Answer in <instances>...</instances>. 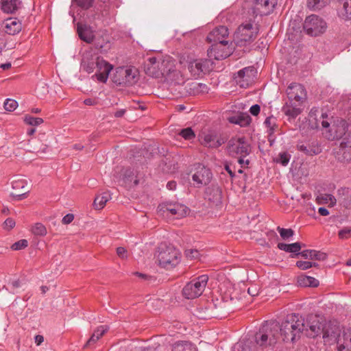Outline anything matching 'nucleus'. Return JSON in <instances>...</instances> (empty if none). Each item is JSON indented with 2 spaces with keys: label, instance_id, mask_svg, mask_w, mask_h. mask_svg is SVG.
I'll use <instances>...</instances> for the list:
<instances>
[{
  "label": "nucleus",
  "instance_id": "a19ab883",
  "mask_svg": "<svg viewBox=\"0 0 351 351\" xmlns=\"http://www.w3.org/2000/svg\"><path fill=\"white\" fill-rule=\"evenodd\" d=\"M276 118L273 116L267 117L265 119L264 124L265 125L266 128L268 129L269 134H272L274 131L276 130V128L278 127L276 123Z\"/></svg>",
  "mask_w": 351,
  "mask_h": 351
},
{
  "label": "nucleus",
  "instance_id": "c9c22d12",
  "mask_svg": "<svg viewBox=\"0 0 351 351\" xmlns=\"http://www.w3.org/2000/svg\"><path fill=\"white\" fill-rule=\"evenodd\" d=\"M110 198V194L108 192L104 193L95 198L93 206L95 209L101 210Z\"/></svg>",
  "mask_w": 351,
  "mask_h": 351
},
{
  "label": "nucleus",
  "instance_id": "69168bd1",
  "mask_svg": "<svg viewBox=\"0 0 351 351\" xmlns=\"http://www.w3.org/2000/svg\"><path fill=\"white\" fill-rule=\"evenodd\" d=\"M84 104L86 106H95L97 104V101L95 99L87 98L84 99Z\"/></svg>",
  "mask_w": 351,
  "mask_h": 351
},
{
  "label": "nucleus",
  "instance_id": "13d9d810",
  "mask_svg": "<svg viewBox=\"0 0 351 351\" xmlns=\"http://www.w3.org/2000/svg\"><path fill=\"white\" fill-rule=\"evenodd\" d=\"M166 59L167 58H165V60H166ZM164 59H158V58H156L155 57H152V58H149V61L151 63V64L152 66H154V67H158L160 71V68H161V62Z\"/></svg>",
  "mask_w": 351,
  "mask_h": 351
},
{
  "label": "nucleus",
  "instance_id": "6e6d98bb",
  "mask_svg": "<svg viewBox=\"0 0 351 351\" xmlns=\"http://www.w3.org/2000/svg\"><path fill=\"white\" fill-rule=\"evenodd\" d=\"M15 221L12 218H8L4 221L3 226L5 230H10L15 226Z\"/></svg>",
  "mask_w": 351,
  "mask_h": 351
},
{
  "label": "nucleus",
  "instance_id": "0eeeda50",
  "mask_svg": "<svg viewBox=\"0 0 351 351\" xmlns=\"http://www.w3.org/2000/svg\"><path fill=\"white\" fill-rule=\"evenodd\" d=\"M227 152L234 158L238 156H247L251 152V146L245 137L232 138L228 142Z\"/></svg>",
  "mask_w": 351,
  "mask_h": 351
},
{
  "label": "nucleus",
  "instance_id": "ddd939ff",
  "mask_svg": "<svg viewBox=\"0 0 351 351\" xmlns=\"http://www.w3.org/2000/svg\"><path fill=\"white\" fill-rule=\"evenodd\" d=\"M286 92L290 101H295L302 104L306 99V90L301 84L295 82L290 84Z\"/></svg>",
  "mask_w": 351,
  "mask_h": 351
},
{
  "label": "nucleus",
  "instance_id": "603ef678",
  "mask_svg": "<svg viewBox=\"0 0 351 351\" xmlns=\"http://www.w3.org/2000/svg\"><path fill=\"white\" fill-rule=\"evenodd\" d=\"M76 4L83 9H88L92 6L93 0H73Z\"/></svg>",
  "mask_w": 351,
  "mask_h": 351
},
{
  "label": "nucleus",
  "instance_id": "412c9836",
  "mask_svg": "<svg viewBox=\"0 0 351 351\" xmlns=\"http://www.w3.org/2000/svg\"><path fill=\"white\" fill-rule=\"evenodd\" d=\"M338 351H351V329H344L337 340Z\"/></svg>",
  "mask_w": 351,
  "mask_h": 351
},
{
  "label": "nucleus",
  "instance_id": "3c124183",
  "mask_svg": "<svg viewBox=\"0 0 351 351\" xmlns=\"http://www.w3.org/2000/svg\"><path fill=\"white\" fill-rule=\"evenodd\" d=\"M185 256L190 259H197L199 258V252L196 249H187L184 252Z\"/></svg>",
  "mask_w": 351,
  "mask_h": 351
},
{
  "label": "nucleus",
  "instance_id": "4be33fe9",
  "mask_svg": "<svg viewBox=\"0 0 351 351\" xmlns=\"http://www.w3.org/2000/svg\"><path fill=\"white\" fill-rule=\"evenodd\" d=\"M99 58L93 55L90 52L84 53L81 62L82 68L88 73L93 72L97 63V59Z\"/></svg>",
  "mask_w": 351,
  "mask_h": 351
},
{
  "label": "nucleus",
  "instance_id": "09e8293b",
  "mask_svg": "<svg viewBox=\"0 0 351 351\" xmlns=\"http://www.w3.org/2000/svg\"><path fill=\"white\" fill-rule=\"evenodd\" d=\"M311 260L324 261L327 258L326 254L320 251L311 250Z\"/></svg>",
  "mask_w": 351,
  "mask_h": 351
},
{
  "label": "nucleus",
  "instance_id": "37998d69",
  "mask_svg": "<svg viewBox=\"0 0 351 351\" xmlns=\"http://www.w3.org/2000/svg\"><path fill=\"white\" fill-rule=\"evenodd\" d=\"M179 135L185 140H193L195 138V134L191 128H184L180 130Z\"/></svg>",
  "mask_w": 351,
  "mask_h": 351
},
{
  "label": "nucleus",
  "instance_id": "39448f33",
  "mask_svg": "<svg viewBox=\"0 0 351 351\" xmlns=\"http://www.w3.org/2000/svg\"><path fill=\"white\" fill-rule=\"evenodd\" d=\"M208 281L207 275H201L189 282L182 289V295L186 299H194L204 292Z\"/></svg>",
  "mask_w": 351,
  "mask_h": 351
},
{
  "label": "nucleus",
  "instance_id": "2eb2a0df",
  "mask_svg": "<svg viewBox=\"0 0 351 351\" xmlns=\"http://www.w3.org/2000/svg\"><path fill=\"white\" fill-rule=\"evenodd\" d=\"M96 73L93 75L96 79L102 83H106L108 80L109 73L112 69V65L102 58L97 59V63L95 66Z\"/></svg>",
  "mask_w": 351,
  "mask_h": 351
},
{
  "label": "nucleus",
  "instance_id": "338daca9",
  "mask_svg": "<svg viewBox=\"0 0 351 351\" xmlns=\"http://www.w3.org/2000/svg\"><path fill=\"white\" fill-rule=\"evenodd\" d=\"M214 193H215V195H214V198H215V202H220L221 199V192L220 190H219L218 189H217L216 190H213Z\"/></svg>",
  "mask_w": 351,
  "mask_h": 351
},
{
  "label": "nucleus",
  "instance_id": "680f3d73",
  "mask_svg": "<svg viewBox=\"0 0 351 351\" xmlns=\"http://www.w3.org/2000/svg\"><path fill=\"white\" fill-rule=\"evenodd\" d=\"M246 156H238V162L239 165H241V168H245V167H247L248 165L250 164V160H245L244 158H245Z\"/></svg>",
  "mask_w": 351,
  "mask_h": 351
},
{
  "label": "nucleus",
  "instance_id": "7ed1b4c3",
  "mask_svg": "<svg viewBox=\"0 0 351 351\" xmlns=\"http://www.w3.org/2000/svg\"><path fill=\"white\" fill-rule=\"evenodd\" d=\"M111 80L117 86H132L138 82V71L134 66H119L113 71Z\"/></svg>",
  "mask_w": 351,
  "mask_h": 351
},
{
  "label": "nucleus",
  "instance_id": "a878e982",
  "mask_svg": "<svg viewBox=\"0 0 351 351\" xmlns=\"http://www.w3.org/2000/svg\"><path fill=\"white\" fill-rule=\"evenodd\" d=\"M23 6L21 0H1V7L3 12L7 14L15 13Z\"/></svg>",
  "mask_w": 351,
  "mask_h": 351
},
{
  "label": "nucleus",
  "instance_id": "79ce46f5",
  "mask_svg": "<svg viewBox=\"0 0 351 351\" xmlns=\"http://www.w3.org/2000/svg\"><path fill=\"white\" fill-rule=\"evenodd\" d=\"M341 14L346 20H351V0H344Z\"/></svg>",
  "mask_w": 351,
  "mask_h": 351
},
{
  "label": "nucleus",
  "instance_id": "cd10ccee",
  "mask_svg": "<svg viewBox=\"0 0 351 351\" xmlns=\"http://www.w3.org/2000/svg\"><path fill=\"white\" fill-rule=\"evenodd\" d=\"M13 189H22L21 193L16 192L12 193L10 195L14 199L21 200L27 197V193L29 192L28 190H23L26 186V182L24 180H19L13 181L12 183Z\"/></svg>",
  "mask_w": 351,
  "mask_h": 351
},
{
  "label": "nucleus",
  "instance_id": "bb28decb",
  "mask_svg": "<svg viewBox=\"0 0 351 351\" xmlns=\"http://www.w3.org/2000/svg\"><path fill=\"white\" fill-rule=\"evenodd\" d=\"M119 182H121V184L124 185L125 187L128 189L135 186L138 184V180L131 169H124L123 177Z\"/></svg>",
  "mask_w": 351,
  "mask_h": 351
},
{
  "label": "nucleus",
  "instance_id": "9d476101",
  "mask_svg": "<svg viewBox=\"0 0 351 351\" xmlns=\"http://www.w3.org/2000/svg\"><path fill=\"white\" fill-rule=\"evenodd\" d=\"M233 49L234 47H232V44H228V41H220L212 43L210 48L207 51V53L210 58L219 60L230 56Z\"/></svg>",
  "mask_w": 351,
  "mask_h": 351
},
{
  "label": "nucleus",
  "instance_id": "20e7f679",
  "mask_svg": "<svg viewBox=\"0 0 351 351\" xmlns=\"http://www.w3.org/2000/svg\"><path fill=\"white\" fill-rule=\"evenodd\" d=\"M257 34L256 29L254 27L252 22L242 23L234 33V44L239 47L249 45L256 39Z\"/></svg>",
  "mask_w": 351,
  "mask_h": 351
},
{
  "label": "nucleus",
  "instance_id": "7c9ffc66",
  "mask_svg": "<svg viewBox=\"0 0 351 351\" xmlns=\"http://www.w3.org/2000/svg\"><path fill=\"white\" fill-rule=\"evenodd\" d=\"M108 329L109 328L107 326H99L97 327L84 346L83 348L86 349L95 344L108 330Z\"/></svg>",
  "mask_w": 351,
  "mask_h": 351
},
{
  "label": "nucleus",
  "instance_id": "052dcab7",
  "mask_svg": "<svg viewBox=\"0 0 351 351\" xmlns=\"http://www.w3.org/2000/svg\"><path fill=\"white\" fill-rule=\"evenodd\" d=\"M117 254L121 258H127V250L123 247H119L117 248Z\"/></svg>",
  "mask_w": 351,
  "mask_h": 351
},
{
  "label": "nucleus",
  "instance_id": "8fccbe9b",
  "mask_svg": "<svg viewBox=\"0 0 351 351\" xmlns=\"http://www.w3.org/2000/svg\"><path fill=\"white\" fill-rule=\"evenodd\" d=\"M27 245L28 241L26 239H21L13 243L11 246V249L12 250H20L25 248Z\"/></svg>",
  "mask_w": 351,
  "mask_h": 351
},
{
  "label": "nucleus",
  "instance_id": "ea45409f",
  "mask_svg": "<svg viewBox=\"0 0 351 351\" xmlns=\"http://www.w3.org/2000/svg\"><path fill=\"white\" fill-rule=\"evenodd\" d=\"M32 232L36 236L44 237L47 234L46 227L41 223H36L32 228Z\"/></svg>",
  "mask_w": 351,
  "mask_h": 351
},
{
  "label": "nucleus",
  "instance_id": "774afa93",
  "mask_svg": "<svg viewBox=\"0 0 351 351\" xmlns=\"http://www.w3.org/2000/svg\"><path fill=\"white\" fill-rule=\"evenodd\" d=\"M196 88L203 93L208 92V86L206 84L202 83L197 84Z\"/></svg>",
  "mask_w": 351,
  "mask_h": 351
},
{
  "label": "nucleus",
  "instance_id": "72a5a7b5",
  "mask_svg": "<svg viewBox=\"0 0 351 351\" xmlns=\"http://www.w3.org/2000/svg\"><path fill=\"white\" fill-rule=\"evenodd\" d=\"M298 284L300 287H317L319 286V280L308 276H300L298 278Z\"/></svg>",
  "mask_w": 351,
  "mask_h": 351
},
{
  "label": "nucleus",
  "instance_id": "5701e85b",
  "mask_svg": "<svg viewBox=\"0 0 351 351\" xmlns=\"http://www.w3.org/2000/svg\"><path fill=\"white\" fill-rule=\"evenodd\" d=\"M4 31L6 34L10 35H16L19 34L22 29V24L21 21L16 18L7 19L4 23Z\"/></svg>",
  "mask_w": 351,
  "mask_h": 351
},
{
  "label": "nucleus",
  "instance_id": "bf43d9fd",
  "mask_svg": "<svg viewBox=\"0 0 351 351\" xmlns=\"http://www.w3.org/2000/svg\"><path fill=\"white\" fill-rule=\"evenodd\" d=\"M311 250H303L302 252H298V254H294L292 256V257H296V256H298L299 255H301L305 259H307V258H311Z\"/></svg>",
  "mask_w": 351,
  "mask_h": 351
},
{
  "label": "nucleus",
  "instance_id": "423d86ee",
  "mask_svg": "<svg viewBox=\"0 0 351 351\" xmlns=\"http://www.w3.org/2000/svg\"><path fill=\"white\" fill-rule=\"evenodd\" d=\"M160 73L165 76L166 80L170 84L180 85L184 82L181 72L174 69V61L169 57L161 62Z\"/></svg>",
  "mask_w": 351,
  "mask_h": 351
},
{
  "label": "nucleus",
  "instance_id": "f257e3e1",
  "mask_svg": "<svg viewBox=\"0 0 351 351\" xmlns=\"http://www.w3.org/2000/svg\"><path fill=\"white\" fill-rule=\"evenodd\" d=\"M306 329L305 320L299 314L288 315L280 327V335L284 341H293Z\"/></svg>",
  "mask_w": 351,
  "mask_h": 351
},
{
  "label": "nucleus",
  "instance_id": "58836bf2",
  "mask_svg": "<svg viewBox=\"0 0 351 351\" xmlns=\"http://www.w3.org/2000/svg\"><path fill=\"white\" fill-rule=\"evenodd\" d=\"M290 159L291 154H289L287 152H282L279 153L278 156L274 159V161L285 167L289 162Z\"/></svg>",
  "mask_w": 351,
  "mask_h": 351
},
{
  "label": "nucleus",
  "instance_id": "e433bc0d",
  "mask_svg": "<svg viewBox=\"0 0 351 351\" xmlns=\"http://www.w3.org/2000/svg\"><path fill=\"white\" fill-rule=\"evenodd\" d=\"M172 351H197L196 346L188 341L178 342L173 345Z\"/></svg>",
  "mask_w": 351,
  "mask_h": 351
},
{
  "label": "nucleus",
  "instance_id": "49530a36",
  "mask_svg": "<svg viewBox=\"0 0 351 351\" xmlns=\"http://www.w3.org/2000/svg\"><path fill=\"white\" fill-rule=\"evenodd\" d=\"M277 230L280 233V237L285 240L288 239L289 238L293 237L294 234V231L291 228L286 229L278 227Z\"/></svg>",
  "mask_w": 351,
  "mask_h": 351
},
{
  "label": "nucleus",
  "instance_id": "aec40b11",
  "mask_svg": "<svg viewBox=\"0 0 351 351\" xmlns=\"http://www.w3.org/2000/svg\"><path fill=\"white\" fill-rule=\"evenodd\" d=\"M297 149L305 155L315 156L322 152V148L317 141H313L306 144L300 142L296 145Z\"/></svg>",
  "mask_w": 351,
  "mask_h": 351
},
{
  "label": "nucleus",
  "instance_id": "473e14b6",
  "mask_svg": "<svg viewBox=\"0 0 351 351\" xmlns=\"http://www.w3.org/2000/svg\"><path fill=\"white\" fill-rule=\"evenodd\" d=\"M335 157L339 162L348 164L351 162V149L339 147L335 152Z\"/></svg>",
  "mask_w": 351,
  "mask_h": 351
},
{
  "label": "nucleus",
  "instance_id": "a211bd4d",
  "mask_svg": "<svg viewBox=\"0 0 351 351\" xmlns=\"http://www.w3.org/2000/svg\"><path fill=\"white\" fill-rule=\"evenodd\" d=\"M229 35L227 27L221 25L213 29L207 36L206 40L209 43H216L220 41H226Z\"/></svg>",
  "mask_w": 351,
  "mask_h": 351
},
{
  "label": "nucleus",
  "instance_id": "4c0bfd02",
  "mask_svg": "<svg viewBox=\"0 0 351 351\" xmlns=\"http://www.w3.org/2000/svg\"><path fill=\"white\" fill-rule=\"evenodd\" d=\"M329 2V0H308L307 6L313 10H319L325 7Z\"/></svg>",
  "mask_w": 351,
  "mask_h": 351
},
{
  "label": "nucleus",
  "instance_id": "c03bdc74",
  "mask_svg": "<svg viewBox=\"0 0 351 351\" xmlns=\"http://www.w3.org/2000/svg\"><path fill=\"white\" fill-rule=\"evenodd\" d=\"M25 123L29 125L37 126L43 123V119L39 117H34L31 115H25L24 117Z\"/></svg>",
  "mask_w": 351,
  "mask_h": 351
},
{
  "label": "nucleus",
  "instance_id": "5fc2aeb1",
  "mask_svg": "<svg viewBox=\"0 0 351 351\" xmlns=\"http://www.w3.org/2000/svg\"><path fill=\"white\" fill-rule=\"evenodd\" d=\"M295 265L300 269L306 270L312 267V262L298 261L296 262Z\"/></svg>",
  "mask_w": 351,
  "mask_h": 351
},
{
  "label": "nucleus",
  "instance_id": "e2e57ef3",
  "mask_svg": "<svg viewBox=\"0 0 351 351\" xmlns=\"http://www.w3.org/2000/svg\"><path fill=\"white\" fill-rule=\"evenodd\" d=\"M260 111L261 107L258 104H254L250 108V112L254 116H257L260 113Z\"/></svg>",
  "mask_w": 351,
  "mask_h": 351
},
{
  "label": "nucleus",
  "instance_id": "0e129e2a",
  "mask_svg": "<svg viewBox=\"0 0 351 351\" xmlns=\"http://www.w3.org/2000/svg\"><path fill=\"white\" fill-rule=\"evenodd\" d=\"M74 219V215L73 214H67L62 219V222L63 224H69L73 221Z\"/></svg>",
  "mask_w": 351,
  "mask_h": 351
},
{
  "label": "nucleus",
  "instance_id": "864d4df0",
  "mask_svg": "<svg viewBox=\"0 0 351 351\" xmlns=\"http://www.w3.org/2000/svg\"><path fill=\"white\" fill-rule=\"evenodd\" d=\"M351 228L345 227L339 231V237L341 239H348L350 237Z\"/></svg>",
  "mask_w": 351,
  "mask_h": 351
},
{
  "label": "nucleus",
  "instance_id": "c85d7f7f",
  "mask_svg": "<svg viewBox=\"0 0 351 351\" xmlns=\"http://www.w3.org/2000/svg\"><path fill=\"white\" fill-rule=\"evenodd\" d=\"M324 339L328 340H337L338 336L340 335V330L336 325L331 324H325L322 332Z\"/></svg>",
  "mask_w": 351,
  "mask_h": 351
},
{
  "label": "nucleus",
  "instance_id": "f704fd0d",
  "mask_svg": "<svg viewBox=\"0 0 351 351\" xmlns=\"http://www.w3.org/2000/svg\"><path fill=\"white\" fill-rule=\"evenodd\" d=\"M278 247L286 252L298 254L302 248V244L300 242H295L291 244H287L285 243H278Z\"/></svg>",
  "mask_w": 351,
  "mask_h": 351
},
{
  "label": "nucleus",
  "instance_id": "f3484780",
  "mask_svg": "<svg viewBox=\"0 0 351 351\" xmlns=\"http://www.w3.org/2000/svg\"><path fill=\"white\" fill-rule=\"evenodd\" d=\"M348 123L345 120H340L338 125L333 124L328 130L326 131V136L328 140L341 138L346 132Z\"/></svg>",
  "mask_w": 351,
  "mask_h": 351
},
{
  "label": "nucleus",
  "instance_id": "6e6552de",
  "mask_svg": "<svg viewBox=\"0 0 351 351\" xmlns=\"http://www.w3.org/2000/svg\"><path fill=\"white\" fill-rule=\"evenodd\" d=\"M326 29V22L319 16L311 14L308 16L303 23L304 32L311 36H318Z\"/></svg>",
  "mask_w": 351,
  "mask_h": 351
},
{
  "label": "nucleus",
  "instance_id": "2f4dec72",
  "mask_svg": "<svg viewBox=\"0 0 351 351\" xmlns=\"http://www.w3.org/2000/svg\"><path fill=\"white\" fill-rule=\"evenodd\" d=\"M223 143L221 139H217V136L213 134H204L202 140V144L208 147L217 148Z\"/></svg>",
  "mask_w": 351,
  "mask_h": 351
},
{
  "label": "nucleus",
  "instance_id": "9b49d317",
  "mask_svg": "<svg viewBox=\"0 0 351 351\" xmlns=\"http://www.w3.org/2000/svg\"><path fill=\"white\" fill-rule=\"evenodd\" d=\"M213 62L208 59H196L189 62L188 69L193 77H199L213 69Z\"/></svg>",
  "mask_w": 351,
  "mask_h": 351
},
{
  "label": "nucleus",
  "instance_id": "1a4fd4ad",
  "mask_svg": "<svg viewBox=\"0 0 351 351\" xmlns=\"http://www.w3.org/2000/svg\"><path fill=\"white\" fill-rule=\"evenodd\" d=\"M158 212L160 215L175 217V218H182L185 217L189 212V208L186 206L178 202H164L158 206Z\"/></svg>",
  "mask_w": 351,
  "mask_h": 351
},
{
  "label": "nucleus",
  "instance_id": "6ab92c4d",
  "mask_svg": "<svg viewBox=\"0 0 351 351\" xmlns=\"http://www.w3.org/2000/svg\"><path fill=\"white\" fill-rule=\"evenodd\" d=\"M276 339L277 338L272 333V331L270 330L269 333H267V330H265V327L261 328L259 332L255 335L256 342L260 346H267V345L275 343Z\"/></svg>",
  "mask_w": 351,
  "mask_h": 351
},
{
  "label": "nucleus",
  "instance_id": "dca6fc26",
  "mask_svg": "<svg viewBox=\"0 0 351 351\" xmlns=\"http://www.w3.org/2000/svg\"><path fill=\"white\" fill-rule=\"evenodd\" d=\"M253 73V69L245 67L234 75V80L240 87L247 88L252 80Z\"/></svg>",
  "mask_w": 351,
  "mask_h": 351
},
{
  "label": "nucleus",
  "instance_id": "4468645a",
  "mask_svg": "<svg viewBox=\"0 0 351 351\" xmlns=\"http://www.w3.org/2000/svg\"><path fill=\"white\" fill-rule=\"evenodd\" d=\"M305 325L304 332L306 335L311 338H315L322 333L325 324L320 321L318 316L310 315L307 317Z\"/></svg>",
  "mask_w": 351,
  "mask_h": 351
},
{
  "label": "nucleus",
  "instance_id": "a18cd8bd",
  "mask_svg": "<svg viewBox=\"0 0 351 351\" xmlns=\"http://www.w3.org/2000/svg\"><path fill=\"white\" fill-rule=\"evenodd\" d=\"M339 147L351 149V132H348L343 136Z\"/></svg>",
  "mask_w": 351,
  "mask_h": 351
},
{
  "label": "nucleus",
  "instance_id": "b1692460",
  "mask_svg": "<svg viewBox=\"0 0 351 351\" xmlns=\"http://www.w3.org/2000/svg\"><path fill=\"white\" fill-rule=\"evenodd\" d=\"M295 103L289 101L282 108V111L286 116L289 117V119H295L302 112V110L299 108L301 104Z\"/></svg>",
  "mask_w": 351,
  "mask_h": 351
},
{
  "label": "nucleus",
  "instance_id": "393cba45",
  "mask_svg": "<svg viewBox=\"0 0 351 351\" xmlns=\"http://www.w3.org/2000/svg\"><path fill=\"white\" fill-rule=\"evenodd\" d=\"M77 32L80 38L83 41L89 44L93 42L95 35L90 27L86 25L77 23Z\"/></svg>",
  "mask_w": 351,
  "mask_h": 351
},
{
  "label": "nucleus",
  "instance_id": "de8ad7c7",
  "mask_svg": "<svg viewBox=\"0 0 351 351\" xmlns=\"http://www.w3.org/2000/svg\"><path fill=\"white\" fill-rule=\"evenodd\" d=\"M18 106V103L16 100L12 99H7L4 102V108L9 112L14 111Z\"/></svg>",
  "mask_w": 351,
  "mask_h": 351
},
{
  "label": "nucleus",
  "instance_id": "f03ea898",
  "mask_svg": "<svg viewBox=\"0 0 351 351\" xmlns=\"http://www.w3.org/2000/svg\"><path fill=\"white\" fill-rule=\"evenodd\" d=\"M156 258L160 267L171 269L180 263L181 254L173 245L161 243L158 247Z\"/></svg>",
  "mask_w": 351,
  "mask_h": 351
},
{
  "label": "nucleus",
  "instance_id": "4d7b16f0",
  "mask_svg": "<svg viewBox=\"0 0 351 351\" xmlns=\"http://www.w3.org/2000/svg\"><path fill=\"white\" fill-rule=\"evenodd\" d=\"M224 169L228 173V174L232 178L235 177V167H234V168L232 169L231 167V164L226 161L224 163Z\"/></svg>",
  "mask_w": 351,
  "mask_h": 351
},
{
  "label": "nucleus",
  "instance_id": "c756f323",
  "mask_svg": "<svg viewBox=\"0 0 351 351\" xmlns=\"http://www.w3.org/2000/svg\"><path fill=\"white\" fill-rule=\"evenodd\" d=\"M228 121L231 123L237 124L241 127H246L252 121L250 116L247 113L240 112L237 114L231 116L228 118Z\"/></svg>",
  "mask_w": 351,
  "mask_h": 351
},
{
  "label": "nucleus",
  "instance_id": "f8f14e48",
  "mask_svg": "<svg viewBox=\"0 0 351 351\" xmlns=\"http://www.w3.org/2000/svg\"><path fill=\"white\" fill-rule=\"evenodd\" d=\"M213 178V173L210 169L198 164L195 167V172L192 176V180L196 187L208 185Z\"/></svg>",
  "mask_w": 351,
  "mask_h": 351
}]
</instances>
